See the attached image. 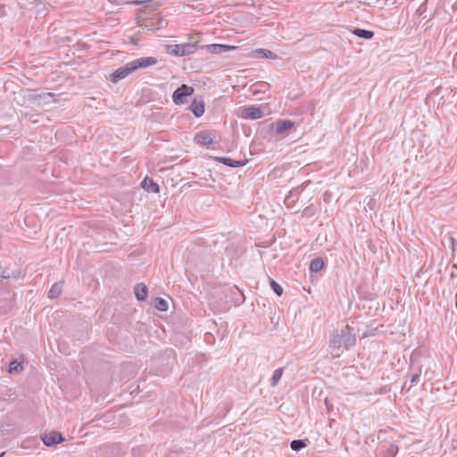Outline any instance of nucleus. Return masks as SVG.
<instances>
[{"instance_id": "1", "label": "nucleus", "mask_w": 457, "mask_h": 457, "mask_svg": "<svg viewBox=\"0 0 457 457\" xmlns=\"http://www.w3.org/2000/svg\"><path fill=\"white\" fill-rule=\"evenodd\" d=\"M355 343L356 336L353 333V328L346 325L340 330L333 331L328 345L329 353L333 358H337L345 351L353 346Z\"/></svg>"}, {"instance_id": "2", "label": "nucleus", "mask_w": 457, "mask_h": 457, "mask_svg": "<svg viewBox=\"0 0 457 457\" xmlns=\"http://www.w3.org/2000/svg\"><path fill=\"white\" fill-rule=\"evenodd\" d=\"M196 49L195 44H176L167 46V52L175 56H187L195 53Z\"/></svg>"}, {"instance_id": "3", "label": "nucleus", "mask_w": 457, "mask_h": 457, "mask_svg": "<svg viewBox=\"0 0 457 457\" xmlns=\"http://www.w3.org/2000/svg\"><path fill=\"white\" fill-rule=\"evenodd\" d=\"M194 92L193 87L183 84L173 92L172 101L175 104H182L185 103V97L192 96Z\"/></svg>"}, {"instance_id": "4", "label": "nucleus", "mask_w": 457, "mask_h": 457, "mask_svg": "<svg viewBox=\"0 0 457 457\" xmlns=\"http://www.w3.org/2000/svg\"><path fill=\"white\" fill-rule=\"evenodd\" d=\"M240 116L246 120H257L263 116L262 111L254 105L242 106L239 109Z\"/></svg>"}, {"instance_id": "5", "label": "nucleus", "mask_w": 457, "mask_h": 457, "mask_svg": "<svg viewBox=\"0 0 457 457\" xmlns=\"http://www.w3.org/2000/svg\"><path fill=\"white\" fill-rule=\"evenodd\" d=\"M158 60L153 56L141 57L129 62L133 71L155 65Z\"/></svg>"}, {"instance_id": "6", "label": "nucleus", "mask_w": 457, "mask_h": 457, "mask_svg": "<svg viewBox=\"0 0 457 457\" xmlns=\"http://www.w3.org/2000/svg\"><path fill=\"white\" fill-rule=\"evenodd\" d=\"M167 22L159 14H154L153 17L145 19L142 26L149 30H158L163 26H166Z\"/></svg>"}, {"instance_id": "7", "label": "nucleus", "mask_w": 457, "mask_h": 457, "mask_svg": "<svg viewBox=\"0 0 457 457\" xmlns=\"http://www.w3.org/2000/svg\"><path fill=\"white\" fill-rule=\"evenodd\" d=\"M41 439L46 446H54L64 441L62 435L57 431L41 435Z\"/></svg>"}, {"instance_id": "8", "label": "nucleus", "mask_w": 457, "mask_h": 457, "mask_svg": "<svg viewBox=\"0 0 457 457\" xmlns=\"http://www.w3.org/2000/svg\"><path fill=\"white\" fill-rule=\"evenodd\" d=\"M131 72H133L130 65H129V62L125 65L118 68L115 70L111 75H110V80L112 83H117L118 81L125 79L128 77Z\"/></svg>"}, {"instance_id": "9", "label": "nucleus", "mask_w": 457, "mask_h": 457, "mask_svg": "<svg viewBox=\"0 0 457 457\" xmlns=\"http://www.w3.org/2000/svg\"><path fill=\"white\" fill-rule=\"evenodd\" d=\"M398 452V446L393 443H383L378 447V457H395Z\"/></svg>"}, {"instance_id": "10", "label": "nucleus", "mask_w": 457, "mask_h": 457, "mask_svg": "<svg viewBox=\"0 0 457 457\" xmlns=\"http://www.w3.org/2000/svg\"><path fill=\"white\" fill-rule=\"evenodd\" d=\"M295 123L289 120H279L271 124V129L275 134L282 135L294 127Z\"/></svg>"}, {"instance_id": "11", "label": "nucleus", "mask_w": 457, "mask_h": 457, "mask_svg": "<svg viewBox=\"0 0 457 457\" xmlns=\"http://www.w3.org/2000/svg\"><path fill=\"white\" fill-rule=\"evenodd\" d=\"M188 109L196 118L203 116L204 113L205 105L202 97L195 98Z\"/></svg>"}, {"instance_id": "12", "label": "nucleus", "mask_w": 457, "mask_h": 457, "mask_svg": "<svg viewBox=\"0 0 457 457\" xmlns=\"http://www.w3.org/2000/svg\"><path fill=\"white\" fill-rule=\"evenodd\" d=\"M205 48L209 53L219 54L225 52H228L229 50H234L237 47L229 45H222V44H212V45H206L203 46Z\"/></svg>"}, {"instance_id": "13", "label": "nucleus", "mask_w": 457, "mask_h": 457, "mask_svg": "<svg viewBox=\"0 0 457 457\" xmlns=\"http://www.w3.org/2000/svg\"><path fill=\"white\" fill-rule=\"evenodd\" d=\"M195 142L201 145H210L213 139L208 132L201 131L195 136Z\"/></svg>"}, {"instance_id": "14", "label": "nucleus", "mask_w": 457, "mask_h": 457, "mask_svg": "<svg viewBox=\"0 0 457 457\" xmlns=\"http://www.w3.org/2000/svg\"><path fill=\"white\" fill-rule=\"evenodd\" d=\"M141 187L147 192H152V193H159L160 192L159 185L156 182H154L152 179H150L149 177H145L144 179V180L141 183Z\"/></svg>"}, {"instance_id": "15", "label": "nucleus", "mask_w": 457, "mask_h": 457, "mask_svg": "<svg viewBox=\"0 0 457 457\" xmlns=\"http://www.w3.org/2000/svg\"><path fill=\"white\" fill-rule=\"evenodd\" d=\"M215 160L229 167H242L246 163V161H236L228 157H215Z\"/></svg>"}, {"instance_id": "16", "label": "nucleus", "mask_w": 457, "mask_h": 457, "mask_svg": "<svg viewBox=\"0 0 457 457\" xmlns=\"http://www.w3.org/2000/svg\"><path fill=\"white\" fill-rule=\"evenodd\" d=\"M135 295L138 301H144L147 297V287L143 283L135 286Z\"/></svg>"}, {"instance_id": "17", "label": "nucleus", "mask_w": 457, "mask_h": 457, "mask_svg": "<svg viewBox=\"0 0 457 457\" xmlns=\"http://www.w3.org/2000/svg\"><path fill=\"white\" fill-rule=\"evenodd\" d=\"M253 55L260 56L262 58H267V59H272V60L277 58V54H274L272 51L268 50V49H263V48H258V49L254 50Z\"/></svg>"}, {"instance_id": "18", "label": "nucleus", "mask_w": 457, "mask_h": 457, "mask_svg": "<svg viewBox=\"0 0 457 457\" xmlns=\"http://www.w3.org/2000/svg\"><path fill=\"white\" fill-rule=\"evenodd\" d=\"M325 266L324 261L321 258H315L311 262L310 270L312 272H319Z\"/></svg>"}, {"instance_id": "19", "label": "nucleus", "mask_w": 457, "mask_h": 457, "mask_svg": "<svg viewBox=\"0 0 457 457\" xmlns=\"http://www.w3.org/2000/svg\"><path fill=\"white\" fill-rule=\"evenodd\" d=\"M62 282L54 283L48 291V297L52 299L57 298L62 293Z\"/></svg>"}, {"instance_id": "20", "label": "nucleus", "mask_w": 457, "mask_h": 457, "mask_svg": "<svg viewBox=\"0 0 457 457\" xmlns=\"http://www.w3.org/2000/svg\"><path fill=\"white\" fill-rule=\"evenodd\" d=\"M353 33L361 38L371 39L374 37V32L363 29H355Z\"/></svg>"}, {"instance_id": "21", "label": "nucleus", "mask_w": 457, "mask_h": 457, "mask_svg": "<svg viewBox=\"0 0 457 457\" xmlns=\"http://www.w3.org/2000/svg\"><path fill=\"white\" fill-rule=\"evenodd\" d=\"M282 375H283V369L282 368H278V369L274 370V372L272 374V377L270 378V384H271L272 386H275L278 383V381L280 380Z\"/></svg>"}, {"instance_id": "22", "label": "nucleus", "mask_w": 457, "mask_h": 457, "mask_svg": "<svg viewBox=\"0 0 457 457\" xmlns=\"http://www.w3.org/2000/svg\"><path fill=\"white\" fill-rule=\"evenodd\" d=\"M154 307L158 311L165 312L168 309V303L164 299L157 297L154 301Z\"/></svg>"}, {"instance_id": "23", "label": "nucleus", "mask_w": 457, "mask_h": 457, "mask_svg": "<svg viewBox=\"0 0 457 457\" xmlns=\"http://www.w3.org/2000/svg\"><path fill=\"white\" fill-rule=\"evenodd\" d=\"M306 446V443L304 440L295 439L293 440L290 444V447L293 451L298 452L301 449L304 448Z\"/></svg>"}, {"instance_id": "24", "label": "nucleus", "mask_w": 457, "mask_h": 457, "mask_svg": "<svg viewBox=\"0 0 457 457\" xmlns=\"http://www.w3.org/2000/svg\"><path fill=\"white\" fill-rule=\"evenodd\" d=\"M420 375H421V368L419 367L418 370L411 375V386H409L408 390H410V388L412 386L418 384V382L420 381Z\"/></svg>"}, {"instance_id": "25", "label": "nucleus", "mask_w": 457, "mask_h": 457, "mask_svg": "<svg viewBox=\"0 0 457 457\" xmlns=\"http://www.w3.org/2000/svg\"><path fill=\"white\" fill-rule=\"evenodd\" d=\"M270 287L272 288V290L274 291V293L278 295V296H280L283 293V288L282 287L278 284L275 280L273 279H270Z\"/></svg>"}, {"instance_id": "26", "label": "nucleus", "mask_w": 457, "mask_h": 457, "mask_svg": "<svg viewBox=\"0 0 457 457\" xmlns=\"http://www.w3.org/2000/svg\"><path fill=\"white\" fill-rule=\"evenodd\" d=\"M20 367H21V364L18 361H13L10 363L9 371L10 372L18 371Z\"/></svg>"}, {"instance_id": "27", "label": "nucleus", "mask_w": 457, "mask_h": 457, "mask_svg": "<svg viewBox=\"0 0 457 457\" xmlns=\"http://www.w3.org/2000/svg\"><path fill=\"white\" fill-rule=\"evenodd\" d=\"M449 242H450V246H451L452 252L454 253L455 252V239L453 237H450Z\"/></svg>"}, {"instance_id": "28", "label": "nucleus", "mask_w": 457, "mask_h": 457, "mask_svg": "<svg viewBox=\"0 0 457 457\" xmlns=\"http://www.w3.org/2000/svg\"><path fill=\"white\" fill-rule=\"evenodd\" d=\"M454 276H455V273L453 271H452L451 278H453Z\"/></svg>"}, {"instance_id": "29", "label": "nucleus", "mask_w": 457, "mask_h": 457, "mask_svg": "<svg viewBox=\"0 0 457 457\" xmlns=\"http://www.w3.org/2000/svg\"><path fill=\"white\" fill-rule=\"evenodd\" d=\"M361 3L362 4H366V5H369V4H370V3H368V2H361Z\"/></svg>"}, {"instance_id": "30", "label": "nucleus", "mask_w": 457, "mask_h": 457, "mask_svg": "<svg viewBox=\"0 0 457 457\" xmlns=\"http://www.w3.org/2000/svg\"><path fill=\"white\" fill-rule=\"evenodd\" d=\"M4 453H5L4 452L1 453L0 457H3L4 455Z\"/></svg>"}, {"instance_id": "31", "label": "nucleus", "mask_w": 457, "mask_h": 457, "mask_svg": "<svg viewBox=\"0 0 457 457\" xmlns=\"http://www.w3.org/2000/svg\"><path fill=\"white\" fill-rule=\"evenodd\" d=\"M452 268H453V269H457V265H455V264H454V265H453V267H452Z\"/></svg>"}, {"instance_id": "32", "label": "nucleus", "mask_w": 457, "mask_h": 457, "mask_svg": "<svg viewBox=\"0 0 457 457\" xmlns=\"http://www.w3.org/2000/svg\"><path fill=\"white\" fill-rule=\"evenodd\" d=\"M3 278H8L9 275H2Z\"/></svg>"}]
</instances>
